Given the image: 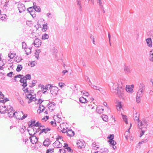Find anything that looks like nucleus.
<instances>
[{
  "label": "nucleus",
  "instance_id": "31",
  "mask_svg": "<svg viewBox=\"0 0 153 153\" xmlns=\"http://www.w3.org/2000/svg\"><path fill=\"white\" fill-rule=\"evenodd\" d=\"M114 136L113 134H110L108 137L107 138L109 139L108 141H111L113 140Z\"/></svg>",
  "mask_w": 153,
  "mask_h": 153
},
{
  "label": "nucleus",
  "instance_id": "38",
  "mask_svg": "<svg viewBox=\"0 0 153 153\" xmlns=\"http://www.w3.org/2000/svg\"><path fill=\"white\" fill-rule=\"evenodd\" d=\"M15 55H16V54H13L12 53H11V54H9L8 57L10 59H12L14 58Z\"/></svg>",
  "mask_w": 153,
  "mask_h": 153
},
{
  "label": "nucleus",
  "instance_id": "34",
  "mask_svg": "<svg viewBox=\"0 0 153 153\" xmlns=\"http://www.w3.org/2000/svg\"><path fill=\"white\" fill-rule=\"evenodd\" d=\"M2 99V100H0V102H1L3 103L5 102H6L9 100L8 99L6 98H4V99Z\"/></svg>",
  "mask_w": 153,
  "mask_h": 153
},
{
  "label": "nucleus",
  "instance_id": "58",
  "mask_svg": "<svg viewBox=\"0 0 153 153\" xmlns=\"http://www.w3.org/2000/svg\"><path fill=\"white\" fill-rule=\"evenodd\" d=\"M28 96H31V97H30L29 98V99H31V100H33V99L34 98V97H33V95L30 93L29 94H28Z\"/></svg>",
  "mask_w": 153,
  "mask_h": 153
},
{
  "label": "nucleus",
  "instance_id": "60",
  "mask_svg": "<svg viewBox=\"0 0 153 153\" xmlns=\"http://www.w3.org/2000/svg\"><path fill=\"white\" fill-rule=\"evenodd\" d=\"M77 4L78 6L81 5V1L80 0H77Z\"/></svg>",
  "mask_w": 153,
  "mask_h": 153
},
{
  "label": "nucleus",
  "instance_id": "23",
  "mask_svg": "<svg viewBox=\"0 0 153 153\" xmlns=\"http://www.w3.org/2000/svg\"><path fill=\"white\" fill-rule=\"evenodd\" d=\"M102 119L105 121L107 122L108 120V116L106 115H102L101 116Z\"/></svg>",
  "mask_w": 153,
  "mask_h": 153
},
{
  "label": "nucleus",
  "instance_id": "1",
  "mask_svg": "<svg viewBox=\"0 0 153 153\" xmlns=\"http://www.w3.org/2000/svg\"><path fill=\"white\" fill-rule=\"evenodd\" d=\"M117 91V94L120 98H122L123 97V91L122 89H119V88L117 87V88L113 87V88L111 90L112 92H115L114 90Z\"/></svg>",
  "mask_w": 153,
  "mask_h": 153
},
{
  "label": "nucleus",
  "instance_id": "15",
  "mask_svg": "<svg viewBox=\"0 0 153 153\" xmlns=\"http://www.w3.org/2000/svg\"><path fill=\"white\" fill-rule=\"evenodd\" d=\"M6 106H0V113L1 114H5L7 112V108L5 109Z\"/></svg>",
  "mask_w": 153,
  "mask_h": 153
},
{
  "label": "nucleus",
  "instance_id": "47",
  "mask_svg": "<svg viewBox=\"0 0 153 153\" xmlns=\"http://www.w3.org/2000/svg\"><path fill=\"white\" fill-rule=\"evenodd\" d=\"M34 10L35 11H36L37 12H40L41 11L40 8L39 6H37V8H34Z\"/></svg>",
  "mask_w": 153,
  "mask_h": 153
},
{
  "label": "nucleus",
  "instance_id": "52",
  "mask_svg": "<svg viewBox=\"0 0 153 153\" xmlns=\"http://www.w3.org/2000/svg\"><path fill=\"white\" fill-rule=\"evenodd\" d=\"M140 97H136V101L138 103L140 102Z\"/></svg>",
  "mask_w": 153,
  "mask_h": 153
},
{
  "label": "nucleus",
  "instance_id": "9",
  "mask_svg": "<svg viewBox=\"0 0 153 153\" xmlns=\"http://www.w3.org/2000/svg\"><path fill=\"white\" fill-rule=\"evenodd\" d=\"M143 125L145 126V127H140V128L141 129V131L140 133V137H141L144 134L145 131L146 130V128L147 127V125L146 123H144L143 124Z\"/></svg>",
  "mask_w": 153,
  "mask_h": 153
},
{
  "label": "nucleus",
  "instance_id": "7",
  "mask_svg": "<svg viewBox=\"0 0 153 153\" xmlns=\"http://www.w3.org/2000/svg\"><path fill=\"white\" fill-rule=\"evenodd\" d=\"M41 40L38 38H36L34 40L32 45H33L36 47H38L41 45Z\"/></svg>",
  "mask_w": 153,
  "mask_h": 153
},
{
  "label": "nucleus",
  "instance_id": "2",
  "mask_svg": "<svg viewBox=\"0 0 153 153\" xmlns=\"http://www.w3.org/2000/svg\"><path fill=\"white\" fill-rule=\"evenodd\" d=\"M50 89V92L53 96H56L57 94L58 91V88L55 86L51 85L49 87Z\"/></svg>",
  "mask_w": 153,
  "mask_h": 153
},
{
  "label": "nucleus",
  "instance_id": "10",
  "mask_svg": "<svg viewBox=\"0 0 153 153\" xmlns=\"http://www.w3.org/2000/svg\"><path fill=\"white\" fill-rule=\"evenodd\" d=\"M53 146L55 148H60L62 146V143L58 140L56 141L53 144Z\"/></svg>",
  "mask_w": 153,
  "mask_h": 153
},
{
  "label": "nucleus",
  "instance_id": "50",
  "mask_svg": "<svg viewBox=\"0 0 153 153\" xmlns=\"http://www.w3.org/2000/svg\"><path fill=\"white\" fill-rule=\"evenodd\" d=\"M31 48H32L31 47L30 48H27V49H28V50H29V52H26V54L27 55H29V54H30L31 53Z\"/></svg>",
  "mask_w": 153,
  "mask_h": 153
},
{
  "label": "nucleus",
  "instance_id": "5",
  "mask_svg": "<svg viewBox=\"0 0 153 153\" xmlns=\"http://www.w3.org/2000/svg\"><path fill=\"white\" fill-rule=\"evenodd\" d=\"M29 135L31 137H29V139L30 141V142L33 144L36 143L38 141V138H37L36 136L33 135L32 134L29 133Z\"/></svg>",
  "mask_w": 153,
  "mask_h": 153
},
{
  "label": "nucleus",
  "instance_id": "32",
  "mask_svg": "<svg viewBox=\"0 0 153 153\" xmlns=\"http://www.w3.org/2000/svg\"><path fill=\"white\" fill-rule=\"evenodd\" d=\"M27 116V114H24L22 117H18L16 119L18 120H23L26 118Z\"/></svg>",
  "mask_w": 153,
  "mask_h": 153
},
{
  "label": "nucleus",
  "instance_id": "30",
  "mask_svg": "<svg viewBox=\"0 0 153 153\" xmlns=\"http://www.w3.org/2000/svg\"><path fill=\"white\" fill-rule=\"evenodd\" d=\"M108 142L109 143V144L110 145H115L116 144V142L114 140H113L111 141H108Z\"/></svg>",
  "mask_w": 153,
  "mask_h": 153
},
{
  "label": "nucleus",
  "instance_id": "63",
  "mask_svg": "<svg viewBox=\"0 0 153 153\" xmlns=\"http://www.w3.org/2000/svg\"><path fill=\"white\" fill-rule=\"evenodd\" d=\"M39 122H37L35 124H34V125H33V126H39Z\"/></svg>",
  "mask_w": 153,
  "mask_h": 153
},
{
  "label": "nucleus",
  "instance_id": "62",
  "mask_svg": "<svg viewBox=\"0 0 153 153\" xmlns=\"http://www.w3.org/2000/svg\"><path fill=\"white\" fill-rule=\"evenodd\" d=\"M46 118V120H48L49 118V117L47 116H45L42 119V120L43 121V120H45Z\"/></svg>",
  "mask_w": 153,
  "mask_h": 153
},
{
  "label": "nucleus",
  "instance_id": "24",
  "mask_svg": "<svg viewBox=\"0 0 153 153\" xmlns=\"http://www.w3.org/2000/svg\"><path fill=\"white\" fill-rule=\"evenodd\" d=\"M22 60L21 56H17L15 59V61L17 62H19Z\"/></svg>",
  "mask_w": 153,
  "mask_h": 153
},
{
  "label": "nucleus",
  "instance_id": "46",
  "mask_svg": "<svg viewBox=\"0 0 153 153\" xmlns=\"http://www.w3.org/2000/svg\"><path fill=\"white\" fill-rule=\"evenodd\" d=\"M22 48L25 49L26 46V44L25 42H23L22 43Z\"/></svg>",
  "mask_w": 153,
  "mask_h": 153
},
{
  "label": "nucleus",
  "instance_id": "57",
  "mask_svg": "<svg viewBox=\"0 0 153 153\" xmlns=\"http://www.w3.org/2000/svg\"><path fill=\"white\" fill-rule=\"evenodd\" d=\"M59 85L61 88H62L65 85V84L62 82H59Z\"/></svg>",
  "mask_w": 153,
  "mask_h": 153
},
{
  "label": "nucleus",
  "instance_id": "17",
  "mask_svg": "<svg viewBox=\"0 0 153 153\" xmlns=\"http://www.w3.org/2000/svg\"><path fill=\"white\" fill-rule=\"evenodd\" d=\"M139 88V91L144 92V90L145 89V85L143 83H141L140 85Z\"/></svg>",
  "mask_w": 153,
  "mask_h": 153
},
{
  "label": "nucleus",
  "instance_id": "56",
  "mask_svg": "<svg viewBox=\"0 0 153 153\" xmlns=\"http://www.w3.org/2000/svg\"><path fill=\"white\" fill-rule=\"evenodd\" d=\"M31 7L32 9H30V10H29V13H31L32 12V13H33L34 10V7Z\"/></svg>",
  "mask_w": 153,
  "mask_h": 153
},
{
  "label": "nucleus",
  "instance_id": "41",
  "mask_svg": "<svg viewBox=\"0 0 153 153\" xmlns=\"http://www.w3.org/2000/svg\"><path fill=\"white\" fill-rule=\"evenodd\" d=\"M53 150V149H49L47 150L46 153H53L54 152Z\"/></svg>",
  "mask_w": 153,
  "mask_h": 153
},
{
  "label": "nucleus",
  "instance_id": "36",
  "mask_svg": "<svg viewBox=\"0 0 153 153\" xmlns=\"http://www.w3.org/2000/svg\"><path fill=\"white\" fill-rule=\"evenodd\" d=\"M36 64V61H32V62H31L30 63V64H29L28 65H31V67H33Z\"/></svg>",
  "mask_w": 153,
  "mask_h": 153
},
{
  "label": "nucleus",
  "instance_id": "18",
  "mask_svg": "<svg viewBox=\"0 0 153 153\" xmlns=\"http://www.w3.org/2000/svg\"><path fill=\"white\" fill-rule=\"evenodd\" d=\"M51 130V129L50 128L48 127L41 129V132H43L45 134H46L48 131H50Z\"/></svg>",
  "mask_w": 153,
  "mask_h": 153
},
{
  "label": "nucleus",
  "instance_id": "53",
  "mask_svg": "<svg viewBox=\"0 0 153 153\" xmlns=\"http://www.w3.org/2000/svg\"><path fill=\"white\" fill-rule=\"evenodd\" d=\"M50 123L51 124V125H52V126H56V123L55 122V123L53 121H51V122H50Z\"/></svg>",
  "mask_w": 153,
  "mask_h": 153
},
{
  "label": "nucleus",
  "instance_id": "39",
  "mask_svg": "<svg viewBox=\"0 0 153 153\" xmlns=\"http://www.w3.org/2000/svg\"><path fill=\"white\" fill-rule=\"evenodd\" d=\"M41 105H39V109H38V111L39 110H40V111H39V114L41 113V112H42L45 109V107H44V108L43 109H42V110H41Z\"/></svg>",
  "mask_w": 153,
  "mask_h": 153
},
{
  "label": "nucleus",
  "instance_id": "3",
  "mask_svg": "<svg viewBox=\"0 0 153 153\" xmlns=\"http://www.w3.org/2000/svg\"><path fill=\"white\" fill-rule=\"evenodd\" d=\"M7 109L8 117H12L13 116L14 117L15 116V112L13 110V108L11 106H9V107H7Z\"/></svg>",
  "mask_w": 153,
  "mask_h": 153
},
{
  "label": "nucleus",
  "instance_id": "37",
  "mask_svg": "<svg viewBox=\"0 0 153 153\" xmlns=\"http://www.w3.org/2000/svg\"><path fill=\"white\" fill-rule=\"evenodd\" d=\"M55 105V103H54V102H51L50 103H48V108H49L50 107H52L53 106H54Z\"/></svg>",
  "mask_w": 153,
  "mask_h": 153
},
{
  "label": "nucleus",
  "instance_id": "11",
  "mask_svg": "<svg viewBox=\"0 0 153 153\" xmlns=\"http://www.w3.org/2000/svg\"><path fill=\"white\" fill-rule=\"evenodd\" d=\"M134 87L133 85H126V90L128 93H131L133 92V88Z\"/></svg>",
  "mask_w": 153,
  "mask_h": 153
},
{
  "label": "nucleus",
  "instance_id": "59",
  "mask_svg": "<svg viewBox=\"0 0 153 153\" xmlns=\"http://www.w3.org/2000/svg\"><path fill=\"white\" fill-rule=\"evenodd\" d=\"M37 82V81L35 80H33L31 84L32 85H33L34 86H35V84Z\"/></svg>",
  "mask_w": 153,
  "mask_h": 153
},
{
  "label": "nucleus",
  "instance_id": "22",
  "mask_svg": "<svg viewBox=\"0 0 153 153\" xmlns=\"http://www.w3.org/2000/svg\"><path fill=\"white\" fill-rule=\"evenodd\" d=\"M47 23H46L43 25V27L42 28V30L43 32H45L47 29Z\"/></svg>",
  "mask_w": 153,
  "mask_h": 153
},
{
  "label": "nucleus",
  "instance_id": "51",
  "mask_svg": "<svg viewBox=\"0 0 153 153\" xmlns=\"http://www.w3.org/2000/svg\"><path fill=\"white\" fill-rule=\"evenodd\" d=\"M38 101V102L37 103V104H39L40 105H41V104L42 103V102L44 101V100H42V99H39Z\"/></svg>",
  "mask_w": 153,
  "mask_h": 153
},
{
  "label": "nucleus",
  "instance_id": "4",
  "mask_svg": "<svg viewBox=\"0 0 153 153\" xmlns=\"http://www.w3.org/2000/svg\"><path fill=\"white\" fill-rule=\"evenodd\" d=\"M139 114L138 113H136L135 114H134L133 117L135 121H137L138 123V127H140V126H142L143 124L145 123V122H142L141 121L139 120Z\"/></svg>",
  "mask_w": 153,
  "mask_h": 153
},
{
  "label": "nucleus",
  "instance_id": "64",
  "mask_svg": "<svg viewBox=\"0 0 153 153\" xmlns=\"http://www.w3.org/2000/svg\"><path fill=\"white\" fill-rule=\"evenodd\" d=\"M14 78H20L21 77V74H18L16 76H15Z\"/></svg>",
  "mask_w": 153,
  "mask_h": 153
},
{
  "label": "nucleus",
  "instance_id": "8",
  "mask_svg": "<svg viewBox=\"0 0 153 153\" xmlns=\"http://www.w3.org/2000/svg\"><path fill=\"white\" fill-rule=\"evenodd\" d=\"M17 8L20 13H22L25 10V7L24 4L22 3H19L17 5Z\"/></svg>",
  "mask_w": 153,
  "mask_h": 153
},
{
  "label": "nucleus",
  "instance_id": "26",
  "mask_svg": "<svg viewBox=\"0 0 153 153\" xmlns=\"http://www.w3.org/2000/svg\"><path fill=\"white\" fill-rule=\"evenodd\" d=\"M91 87L93 88L94 89L98 90L100 91H101V90H102V88H99V87H98L97 86L94 85H91Z\"/></svg>",
  "mask_w": 153,
  "mask_h": 153
},
{
  "label": "nucleus",
  "instance_id": "44",
  "mask_svg": "<svg viewBox=\"0 0 153 153\" xmlns=\"http://www.w3.org/2000/svg\"><path fill=\"white\" fill-rule=\"evenodd\" d=\"M65 149H67V151H68V152H73V150H72L70 147H66V148H65Z\"/></svg>",
  "mask_w": 153,
  "mask_h": 153
},
{
  "label": "nucleus",
  "instance_id": "54",
  "mask_svg": "<svg viewBox=\"0 0 153 153\" xmlns=\"http://www.w3.org/2000/svg\"><path fill=\"white\" fill-rule=\"evenodd\" d=\"M4 96L3 94L0 91V97L1 98H1L3 99Z\"/></svg>",
  "mask_w": 153,
  "mask_h": 153
},
{
  "label": "nucleus",
  "instance_id": "27",
  "mask_svg": "<svg viewBox=\"0 0 153 153\" xmlns=\"http://www.w3.org/2000/svg\"><path fill=\"white\" fill-rule=\"evenodd\" d=\"M22 68V66L21 65H18L16 69V71L17 72H19Z\"/></svg>",
  "mask_w": 153,
  "mask_h": 153
},
{
  "label": "nucleus",
  "instance_id": "35",
  "mask_svg": "<svg viewBox=\"0 0 153 153\" xmlns=\"http://www.w3.org/2000/svg\"><path fill=\"white\" fill-rule=\"evenodd\" d=\"M23 84H22V86L24 88H25L27 86V81H23Z\"/></svg>",
  "mask_w": 153,
  "mask_h": 153
},
{
  "label": "nucleus",
  "instance_id": "19",
  "mask_svg": "<svg viewBox=\"0 0 153 153\" xmlns=\"http://www.w3.org/2000/svg\"><path fill=\"white\" fill-rule=\"evenodd\" d=\"M79 102L81 103H85L87 102V101L86 99L83 97H80L79 98Z\"/></svg>",
  "mask_w": 153,
  "mask_h": 153
},
{
  "label": "nucleus",
  "instance_id": "43",
  "mask_svg": "<svg viewBox=\"0 0 153 153\" xmlns=\"http://www.w3.org/2000/svg\"><path fill=\"white\" fill-rule=\"evenodd\" d=\"M35 54L36 58L37 59H39V53L37 52V51H36Z\"/></svg>",
  "mask_w": 153,
  "mask_h": 153
},
{
  "label": "nucleus",
  "instance_id": "13",
  "mask_svg": "<svg viewBox=\"0 0 153 153\" xmlns=\"http://www.w3.org/2000/svg\"><path fill=\"white\" fill-rule=\"evenodd\" d=\"M85 144L84 142H82L80 141H78L77 143V146L78 148L80 149L85 147Z\"/></svg>",
  "mask_w": 153,
  "mask_h": 153
},
{
  "label": "nucleus",
  "instance_id": "28",
  "mask_svg": "<svg viewBox=\"0 0 153 153\" xmlns=\"http://www.w3.org/2000/svg\"><path fill=\"white\" fill-rule=\"evenodd\" d=\"M48 35L46 33H45L44 35H42V39L44 40L48 39Z\"/></svg>",
  "mask_w": 153,
  "mask_h": 153
},
{
  "label": "nucleus",
  "instance_id": "48",
  "mask_svg": "<svg viewBox=\"0 0 153 153\" xmlns=\"http://www.w3.org/2000/svg\"><path fill=\"white\" fill-rule=\"evenodd\" d=\"M25 76L27 78V80L29 79L30 80L31 79V75L30 74H27Z\"/></svg>",
  "mask_w": 153,
  "mask_h": 153
},
{
  "label": "nucleus",
  "instance_id": "14",
  "mask_svg": "<svg viewBox=\"0 0 153 153\" xmlns=\"http://www.w3.org/2000/svg\"><path fill=\"white\" fill-rule=\"evenodd\" d=\"M124 71L126 74H129L130 73L131 68L130 66L125 65L124 67Z\"/></svg>",
  "mask_w": 153,
  "mask_h": 153
},
{
  "label": "nucleus",
  "instance_id": "20",
  "mask_svg": "<svg viewBox=\"0 0 153 153\" xmlns=\"http://www.w3.org/2000/svg\"><path fill=\"white\" fill-rule=\"evenodd\" d=\"M117 109L118 111H120V108H122V105H121V102H118L116 105Z\"/></svg>",
  "mask_w": 153,
  "mask_h": 153
},
{
  "label": "nucleus",
  "instance_id": "61",
  "mask_svg": "<svg viewBox=\"0 0 153 153\" xmlns=\"http://www.w3.org/2000/svg\"><path fill=\"white\" fill-rule=\"evenodd\" d=\"M28 88H26V89H25L24 90H23V91L25 92V93H29V91L28 90Z\"/></svg>",
  "mask_w": 153,
  "mask_h": 153
},
{
  "label": "nucleus",
  "instance_id": "45",
  "mask_svg": "<svg viewBox=\"0 0 153 153\" xmlns=\"http://www.w3.org/2000/svg\"><path fill=\"white\" fill-rule=\"evenodd\" d=\"M35 11L34 10L33 11V13H32V12L30 13V14L32 16L33 18H34L36 17V15L35 14Z\"/></svg>",
  "mask_w": 153,
  "mask_h": 153
},
{
  "label": "nucleus",
  "instance_id": "29",
  "mask_svg": "<svg viewBox=\"0 0 153 153\" xmlns=\"http://www.w3.org/2000/svg\"><path fill=\"white\" fill-rule=\"evenodd\" d=\"M143 92H144L139 90L138 92H137V96L141 97L143 96Z\"/></svg>",
  "mask_w": 153,
  "mask_h": 153
},
{
  "label": "nucleus",
  "instance_id": "25",
  "mask_svg": "<svg viewBox=\"0 0 153 153\" xmlns=\"http://www.w3.org/2000/svg\"><path fill=\"white\" fill-rule=\"evenodd\" d=\"M7 17V15L5 14H3L1 15L0 16V18L1 20H5Z\"/></svg>",
  "mask_w": 153,
  "mask_h": 153
},
{
  "label": "nucleus",
  "instance_id": "49",
  "mask_svg": "<svg viewBox=\"0 0 153 153\" xmlns=\"http://www.w3.org/2000/svg\"><path fill=\"white\" fill-rule=\"evenodd\" d=\"M13 74V72H10V73H8L7 74V76L10 77H11L12 76V75Z\"/></svg>",
  "mask_w": 153,
  "mask_h": 153
},
{
  "label": "nucleus",
  "instance_id": "21",
  "mask_svg": "<svg viewBox=\"0 0 153 153\" xmlns=\"http://www.w3.org/2000/svg\"><path fill=\"white\" fill-rule=\"evenodd\" d=\"M149 59L150 61L153 62V49L150 51V55Z\"/></svg>",
  "mask_w": 153,
  "mask_h": 153
},
{
  "label": "nucleus",
  "instance_id": "42",
  "mask_svg": "<svg viewBox=\"0 0 153 153\" xmlns=\"http://www.w3.org/2000/svg\"><path fill=\"white\" fill-rule=\"evenodd\" d=\"M96 111L97 113H99V114H101V113H102V111L101 110L100 108H96Z\"/></svg>",
  "mask_w": 153,
  "mask_h": 153
},
{
  "label": "nucleus",
  "instance_id": "33",
  "mask_svg": "<svg viewBox=\"0 0 153 153\" xmlns=\"http://www.w3.org/2000/svg\"><path fill=\"white\" fill-rule=\"evenodd\" d=\"M122 117L123 119L125 122V123L126 124H128V121L127 120V118H126V116L124 115H123Z\"/></svg>",
  "mask_w": 153,
  "mask_h": 153
},
{
  "label": "nucleus",
  "instance_id": "55",
  "mask_svg": "<svg viewBox=\"0 0 153 153\" xmlns=\"http://www.w3.org/2000/svg\"><path fill=\"white\" fill-rule=\"evenodd\" d=\"M8 4V2H6V4L4 6V8L6 9L8 8V7L7 6V5Z\"/></svg>",
  "mask_w": 153,
  "mask_h": 153
},
{
  "label": "nucleus",
  "instance_id": "40",
  "mask_svg": "<svg viewBox=\"0 0 153 153\" xmlns=\"http://www.w3.org/2000/svg\"><path fill=\"white\" fill-rule=\"evenodd\" d=\"M148 141V138L145 139H143L141 141L139 142V144H142L143 143H146Z\"/></svg>",
  "mask_w": 153,
  "mask_h": 153
},
{
  "label": "nucleus",
  "instance_id": "12",
  "mask_svg": "<svg viewBox=\"0 0 153 153\" xmlns=\"http://www.w3.org/2000/svg\"><path fill=\"white\" fill-rule=\"evenodd\" d=\"M50 139L48 138H46L43 142V145L46 147H48L51 143Z\"/></svg>",
  "mask_w": 153,
  "mask_h": 153
},
{
  "label": "nucleus",
  "instance_id": "6",
  "mask_svg": "<svg viewBox=\"0 0 153 153\" xmlns=\"http://www.w3.org/2000/svg\"><path fill=\"white\" fill-rule=\"evenodd\" d=\"M61 131L63 133H67V135L71 137L74 136L75 134L74 131L70 129H68L67 130L65 131H63L61 130Z\"/></svg>",
  "mask_w": 153,
  "mask_h": 153
},
{
  "label": "nucleus",
  "instance_id": "16",
  "mask_svg": "<svg viewBox=\"0 0 153 153\" xmlns=\"http://www.w3.org/2000/svg\"><path fill=\"white\" fill-rule=\"evenodd\" d=\"M146 41L149 47H151L152 46V42L151 39L150 38L146 39Z\"/></svg>",
  "mask_w": 153,
  "mask_h": 153
}]
</instances>
